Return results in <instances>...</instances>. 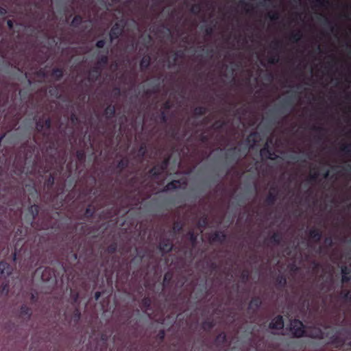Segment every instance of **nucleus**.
I'll list each match as a JSON object with an SVG mask.
<instances>
[{
	"label": "nucleus",
	"instance_id": "473e14b6",
	"mask_svg": "<svg viewBox=\"0 0 351 351\" xmlns=\"http://www.w3.org/2000/svg\"><path fill=\"white\" fill-rule=\"evenodd\" d=\"M152 300L149 296L144 297L141 302V306L145 311L150 310Z\"/></svg>",
	"mask_w": 351,
	"mask_h": 351
},
{
	"label": "nucleus",
	"instance_id": "052dcab7",
	"mask_svg": "<svg viewBox=\"0 0 351 351\" xmlns=\"http://www.w3.org/2000/svg\"><path fill=\"white\" fill-rule=\"evenodd\" d=\"M159 119L162 123H166L168 118L167 112L165 110H160V114H159Z\"/></svg>",
	"mask_w": 351,
	"mask_h": 351
},
{
	"label": "nucleus",
	"instance_id": "774afa93",
	"mask_svg": "<svg viewBox=\"0 0 351 351\" xmlns=\"http://www.w3.org/2000/svg\"><path fill=\"white\" fill-rule=\"evenodd\" d=\"M324 25L328 27L331 31H333L332 23L327 17L324 18Z\"/></svg>",
	"mask_w": 351,
	"mask_h": 351
},
{
	"label": "nucleus",
	"instance_id": "09e8293b",
	"mask_svg": "<svg viewBox=\"0 0 351 351\" xmlns=\"http://www.w3.org/2000/svg\"><path fill=\"white\" fill-rule=\"evenodd\" d=\"M81 317V312L78 308H75L72 315V319L75 324H77Z\"/></svg>",
	"mask_w": 351,
	"mask_h": 351
},
{
	"label": "nucleus",
	"instance_id": "6ab92c4d",
	"mask_svg": "<svg viewBox=\"0 0 351 351\" xmlns=\"http://www.w3.org/2000/svg\"><path fill=\"white\" fill-rule=\"evenodd\" d=\"M342 277H341V282L342 283H347L351 280V276H349L351 274V269L344 265L341 267V269Z\"/></svg>",
	"mask_w": 351,
	"mask_h": 351
},
{
	"label": "nucleus",
	"instance_id": "864d4df0",
	"mask_svg": "<svg viewBox=\"0 0 351 351\" xmlns=\"http://www.w3.org/2000/svg\"><path fill=\"white\" fill-rule=\"evenodd\" d=\"M267 16L271 21H276L280 19V14L277 11L269 12Z\"/></svg>",
	"mask_w": 351,
	"mask_h": 351
},
{
	"label": "nucleus",
	"instance_id": "680f3d73",
	"mask_svg": "<svg viewBox=\"0 0 351 351\" xmlns=\"http://www.w3.org/2000/svg\"><path fill=\"white\" fill-rule=\"evenodd\" d=\"M173 107V104L170 100H167L165 102L163 103L162 106V110H165V112L170 110Z\"/></svg>",
	"mask_w": 351,
	"mask_h": 351
},
{
	"label": "nucleus",
	"instance_id": "f8f14e48",
	"mask_svg": "<svg viewBox=\"0 0 351 351\" xmlns=\"http://www.w3.org/2000/svg\"><path fill=\"white\" fill-rule=\"evenodd\" d=\"M12 266L7 262L1 261L0 262V274L5 278L10 276L12 273Z\"/></svg>",
	"mask_w": 351,
	"mask_h": 351
},
{
	"label": "nucleus",
	"instance_id": "9b49d317",
	"mask_svg": "<svg viewBox=\"0 0 351 351\" xmlns=\"http://www.w3.org/2000/svg\"><path fill=\"white\" fill-rule=\"evenodd\" d=\"M173 249V243L169 239L163 238L159 243V250L163 254L170 252Z\"/></svg>",
	"mask_w": 351,
	"mask_h": 351
},
{
	"label": "nucleus",
	"instance_id": "c85d7f7f",
	"mask_svg": "<svg viewBox=\"0 0 351 351\" xmlns=\"http://www.w3.org/2000/svg\"><path fill=\"white\" fill-rule=\"evenodd\" d=\"M228 124L227 121L224 119H218L211 125V128L215 131H221Z\"/></svg>",
	"mask_w": 351,
	"mask_h": 351
},
{
	"label": "nucleus",
	"instance_id": "393cba45",
	"mask_svg": "<svg viewBox=\"0 0 351 351\" xmlns=\"http://www.w3.org/2000/svg\"><path fill=\"white\" fill-rule=\"evenodd\" d=\"M150 63H151L150 56L149 55L144 56L140 62V69H141V71H146L150 66Z\"/></svg>",
	"mask_w": 351,
	"mask_h": 351
},
{
	"label": "nucleus",
	"instance_id": "c756f323",
	"mask_svg": "<svg viewBox=\"0 0 351 351\" xmlns=\"http://www.w3.org/2000/svg\"><path fill=\"white\" fill-rule=\"evenodd\" d=\"M55 182V175L53 173H50L45 180L44 182V186L48 190L50 191L52 189Z\"/></svg>",
	"mask_w": 351,
	"mask_h": 351
},
{
	"label": "nucleus",
	"instance_id": "1a4fd4ad",
	"mask_svg": "<svg viewBox=\"0 0 351 351\" xmlns=\"http://www.w3.org/2000/svg\"><path fill=\"white\" fill-rule=\"evenodd\" d=\"M260 155L262 159L276 160L278 158L276 154L269 147L267 143L260 150Z\"/></svg>",
	"mask_w": 351,
	"mask_h": 351
},
{
	"label": "nucleus",
	"instance_id": "7ed1b4c3",
	"mask_svg": "<svg viewBox=\"0 0 351 351\" xmlns=\"http://www.w3.org/2000/svg\"><path fill=\"white\" fill-rule=\"evenodd\" d=\"M291 335L295 338H300L307 336V332L305 330V326L302 321L298 319H294L290 321L289 328Z\"/></svg>",
	"mask_w": 351,
	"mask_h": 351
},
{
	"label": "nucleus",
	"instance_id": "69168bd1",
	"mask_svg": "<svg viewBox=\"0 0 351 351\" xmlns=\"http://www.w3.org/2000/svg\"><path fill=\"white\" fill-rule=\"evenodd\" d=\"M341 295L342 298H343L344 300H348L350 302H351V291H350L347 290L345 291H342Z\"/></svg>",
	"mask_w": 351,
	"mask_h": 351
},
{
	"label": "nucleus",
	"instance_id": "bb28decb",
	"mask_svg": "<svg viewBox=\"0 0 351 351\" xmlns=\"http://www.w3.org/2000/svg\"><path fill=\"white\" fill-rule=\"evenodd\" d=\"M64 75V69L62 68H54L52 69L51 76L56 81H60Z\"/></svg>",
	"mask_w": 351,
	"mask_h": 351
},
{
	"label": "nucleus",
	"instance_id": "6e6552de",
	"mask_svg": "<svg viewBox=\"0 0 351 351\" xmlns=\"http://www.w3.org/2000/svg\"><path fill=\"white\" fill-rule=\"evenodd\" d=\"M227 235L224 232L215 231L209 234L208 239L210 243H223L226 239Z\"/></svg>",
	"mask_w": 351,
	"mask_h": 351
},
{
	"label": "nucleus",
	"instance_id": "39448f33",
	"mask_svg": "<svg viewBox=\"0 0 351 351\" xmlns=\"http://www.w3.org/2000/svg\"><path fill=\"white\" fill-rule=\"evenodd\" d=\"M239 152L237 147L228 148L225 153V158L230 163L237 162L240 158Z\"/></svg>",
	"mask_w": 351,
	"mask_h": 351
},
{
	"label": "nucleus",
	"instance_id": "4d7b16f0",
	"mask_svg": "<svg viewBox=\"0 0 351 351\" xmlns=\"http://www.w3.org/2000/svg\"><path fill=\"white\" fill-rule=\"evenodd\" d=\"M54 154H51L49 156L48 158L46 159L47 162L51 164V165H53L54 163L56 162V153H57V148H54Z\"/></svg>",
	"mask_w": 351,
	"mask_h": 351
},
{
	"label": "nucleus",
	"instance_id": "e433bc0d",
	"mask_svg": "<svg viewBox=\"0 0 351 351\" xmlns=\"http://www.w3.org/2000/svg\"><path fill=\"white\" fill-rule=\"evenodd\" d=\"M95 213V208L93 205L92 204H89L88 205V206L86 207V210H85V212H84V217L86 219H91L94 214Z\"/></svg>",
	"mask_w": 351,
	"mask_h": 351
},
{
	"label": "nucleus",
	"instance_id": "f3484780",
	"mask_svg": "<svg viewBox=\"0 0 351 351\" xmlns=\"http://www.w3.org/2000/svg\"><path fill=\"white\" fill-rule=\"evenodd\" d=\"M293 108V101L291 97H287L283 99L280 104L279 109L283 110V111H288Z\"/></svg>",
	"mask_w": 351,
	"mask_h": 351
},
{
	"label": "nucleus",
	"instance_id": "4be33fe9",
	"mask_svg": "<svg viewBox=\"0 0 351 351\" xmlns=\"http://www.w3.org/2000/svg\"><path fill=\"white\" fill-rule=\"evenodd\" d=\"M108 50L107 49L104 54H101L97 59L96 65L101 66V69H104L108 63Z\"/></svg>",
	"mask_w": 351,
	"mask_h": 351
},
{
	"label": "nucleus",
	"instance_id": "37998d69",
	"mask_svg": "<svg viewBox=\"0 0 351 351\" xmlns=\"http://www.w3.org/2000/svg\"><path fill=\"white\" fill-rule=\"evenodd\" d=\"M173 279V274L170 271H167L165 274L163 278V286L167 287L169 286L172 281Z\"/></svg>",
	"mask_w": 351,
	"mask_h": 351
},
{
	"label": "nucleus",
	"instance_id": "c9c22d12",
	"mask_svg": "<svg viewBox=\"0 0 351 351\" xmlns=\"http://www.w3.org/2000/svg\"><path fill=\"white\" fill-rule=\"evenodd\" d=\"M215 323L213 319H206L202 323V328L204 330L209 331L214 328Z\"/></svg>",
	"mask_w": 351,
	"mask_h": 351
},
{
	"label": "nucleus",
	"instance_id": "dca6fc26",
	"mask_svg": "<svg viewBox=\"0 0 351 351\" xmlns=\"http://www.w3.org/2000/svg\"><path fill=\"white\" fill-rule=\"evenodd\" d=\"M181 188V182L179 180H174L169 182H168L166 186L164 187L163 191H174L176 189H178Z\"/></svg>",
	"mask_w": 351,
	"mask_h": 351
},
{
	"label": "nucleus",
	"instance_id": "603ef678",
	"mask_svg": "<svg viewBox=\"0 0 351 351\" xmlns=\"http://www.w3.org/2000/svg\"><path fill=\"white\" fill-rule=\"evenodd\" d=\"M240 277H241V279L243 282H244V283L247 282L250 280V274L249 271L247 269L243 270L241 272Z\"/></svg>",
	"mask_w": 351,
	"mask_h": 351
},
{
	"label": "nucleus",
	"instance_id": "a878e982",
	"mask_svg": "<svg viewBox=\"0 0 351 351\" xmlns=\"http://www.w3.org/2000/svg\"><path fill=\"white\" fill-rule=\"evenodd\" d=\"M346 340L345 339L338 336V335H333L331 337V343L335 347V348H341L345 344Z\"/></svg>",
	"mask_w": 351,
	"mask_h": 351
},
{
	"label": "nucleus",
	"instance_id": "72a5a7b5",
	"mask_svg": "<svg viewBox=\"0 0 351 351\" xmlns=\"http://www.w3.org/2000/svg\"><path fill=\"white\" fill-rule=\"evenodd\" d=\"M282 239V235L279 232H274L269 237V241L271 243L278 245L281 243Z\"/></svg>",
	"mask_w": 351,
	"mask_h": 351
},
{
	"label": "nucleus",
	"instance_id": "5fc2aeb1",
	"mask_svg": "<svg viewBox=\"0 0 351 351\" xmlns=\"http://www.w3.org/2000/svg\"><path fill=\"white\" fill-rule=\"evenodd\" d=\"M117 243L116 242H113L108 246L106 251L110 254H114L117 252Z\"/></svg>",
	"mask_w": 351,
	"mask_h": 351
},
{
	"label": "nucleus",
	"instance_id": "5701e85b",
	"mask_svg": "<svg viewBox=\"0 0 351 351\" xmlns=\"http://www.w3.org/2000/svg\"><path fill=\"white\" fill-rule=\"evenodd\" d=\"M116 113V107L112 104H109L104 110V114L106 119L110 120L112 119Z\"/></svg>",
	"mask_w": 351,
	"mask_h": 351
},
{
	"label": "nucleus",
	"instance_id": "7c9ffc66",
	"mask_svg": "<svg viewBox=\"0 0 351 351\" xmlns=\"http://www.w3.org/2000/svg\"><path fill=\"white\" fill-rule=\"evenodd\" d=\"M275 282L278 288L282 289L285 288L287 285V280L286 277L282 274H279L275 278Z\"/></svg>",
	"mask_w": 351,
	"mask_h": 351
},
{
	"label": "nucleus",
	"instance_id": "a19ab883",
	"mask_svg": "<svg viewBox=\"0 0 351 351\" xmlns=\"http://www.w3.org/2000/svg\"><path fill=\"white\" fill-rule=\"evenodd\" d=\"M10 284L8 280H4L0 287V293L1 295H8L9 293Z\"/></svg>",
	"mask_w": 351,
	"mask_h": 351
},
{
	"label": "nucleus",
	"instance_id": "e2e57ef3",
	"mask_svg": "<svg viewBox=\"0 0 351 351\" xmlns=\"http://www.w3.org/2000/svg\"><path fill=\"white\" fill-rule=\"evenodd\" d=\"M70 121L75 125L79 123V117L75 112H72L70 116Z\"/></svg>",
	"mask_w": 351,
	"mask_h": 351
},
{
	"label": "nucleus",
	"instance_id": "c03bdc74",
	"mask_svg": "<svg viewBox=\"0 0 351 351\" xmlns=\"http://www.w3.org/2000/svg\"><path fill=\"white\" fill-rule=\"evenodd\" d=\"M187 236L189 237V240L192 243V245L195 246L197 244V234H195L193 230H189L187 232Z\"/></svg>",
	"mask_w": 351,
	"mask_h": 351
},
{
	"label": "nucleus",
	"instance_id": "423d86ee",
	"mask_svg": "<svg viewBox=\"0 0 351 351\" xmlns=\"http://www.w3.org/2000/svg\"><path fill=\"white\" fill-rule=\"evenodd\" d=\"M103 69L101 66L98 65H95L93 66L88 75L87 80L90 83H94L97 82L101 77V74Z\"/></svg>",
	"mask_w": 351,
	"mask_h": 351
},
{
	"label": "nucleus",
	"instance_id": "a211bd4d",
	"mask_svg": "<svg viewBox=\"0 0 351 351\" xmlns=\"http://www.w3.org/2000/svg\"><path fill=\"white\" fill-rule=\"evenodd\" d=\"M184 57V52L181 50L173 51V56L171 59L169 60V68L174 66L178 59Z\"/></svg>",
	"mask_w": 351,
	"mask_h": 351
},
{
	"label": "nucleus",
	"instance_id": "f03ea898",
	"mask_svg": "<svg viewBox=\"0 0 351 351\" xmlns=\"http://www.w3.org/2000/svg\"><path fill=\"white\" fill-rule=\"evenodd\" d=\"M39 213V206L37 204H33L28 207L27 213L25 215V219L29 223L32 228L39 230H47L49 226L46 223L42 224L40 227L36 224L35 219Z\"/></svg>",
	"mask_w": 351,
	"mask_h": 351
},
{
	"label": "nucleus",
	"instance_id": "58836bf2",
	"mask_svg": "<svg viewBox=\"0 0 351 351\" xmlns=\"http://www.w3.org/2000/svg\"><path fill=\"white\" fill-rule=\"evenodd\" d=\"M208 112V108L205 106H197L193 110V113L196 117H201L206 114Z\"/></svg>",
	"mask_w": 351,
	"mask_h": 351
},
{
	"label": "nucleus",
	"instance_id": "338daca9",
	"mask_svg": "<svg viewBox=\"0 0 351 351\" xmlns=\"http://www.w3.org/2000/svg\"><path fill=\"white\" fill-rule=\"evenodd\" d=\"M311 130H313V131L317 132L319 133H323V132H326V129L324 127H322V126L313 125L311 128Z\"/></svg>",
	"mask_w": 351,
	"mask_h": 351
},
{
	"label": "nucleus",
	"instance_id": "aec40b11",
	"mask_svg": "<svg viewBox=\"0 0 351 351\" xmlns=\"http://www.w3.org/2000/svg\"><path fill=\"white\" fill-rule=\"evenodd\" d=\"M163 172L162 169L157 164L149 170L148 174L152 178L157 179Z\"/></svg>",
	"mask_w": 351,
	"mask_h": 351
},
{
	"label": "nucleus",
	"instance_id": "ddd939ff",
	"mask_svg": "<svg viewBox=\"0 0 351 351\" xmlns=\"http://www.w3.org/2000/svg\"><path fill=\"white\" fill-rule=\"evenodd\" d=\"M32 315V310L31 307L28 306L25 304H22L19 309V317L29 321Z\"/></svg>",
	"mask_w": 351,
	"mask_h": 351
},
{
	"label": "nucleus",
	"instance_id": "6e6d98bb",
	"mask_svg": "<svg viewBox=\"0 0 351 351\" xmlns=\"http://www.w3.org/2000/svg\"><path fill=\"white\" fill-rule=\"evenodd\" d=\"M169 160L170 157L168 156L167 158H165L160 164H158V166L162 169L163 171L167 169L169 164Z\"/></svg>",
	"mask_w": 351,
	"mask_h": 351
},
{
	"label": "nucleus",
	"instance_id": "0e129e2a",
	"mask_svg": "<svg viewBox=\"0 0 351 351\" xmlns=\"http://www.w3.org/2000/svg\"><path fill=\"white\" fill-rule=\"evenodd\" d=\"M43 122H44L45 129H46L47 130H49L51 128V124H52L51 118L47 117L45 119H43Z\"/></svg>",
	"mask_w": 351,
	"mask_h": 351
},
{
	"label": "nucleus",
	"instance_id": "f257e3e1",
	"mask_svg": "<svg viewBox=\"0 0 351 351\" xmlns=\"http://www.w3.org/2000/svg\"><path fill=\"white\" fill-rule=\"evenodd\" d=\"M34 152V146H28L27 144H23L21 146L18 153L16 155L15 161L13 166H14L19 171V173L23 171L24 165L28 158H31Z\"/></svg>",
	"mask_w": 351,
	"mask_h": 351
},
{
	"label": "nucleus",
	"instance_id": "4468645a",
	"mask_svg": "<svg viewBox=\"0 0 351 351\" xmlns=\"http://www.w3.org/2000/svg\"><path fill=\"white\" fill-rule=\"evenodd\" d=\"M261 304L262 300L259 296L253 297L249 303L248 309L256 312Z\"/></svg>",
	"mask_w": 351,
	"mask_h": 351
},
{
	"label": "nucleus",
	"instance_id": "ea45409f",
	"mask_svg": "<svg viewBox=\"0 0 351 351\" xmlns=\"http://www.w3.org/2000/svg\"><path fill=\"white\" fill-rule=\"evenodd\" d=\"M53 276H55L53 271H51L48 268H45V269L43 271L41 278L43 281H48Z\"/></svg>",
	"mask_w": 351,
	"mask_h": 351
},
{
	"label": "nucleus",
	"instance_id": "f704fd0d",
	"mask_svg": "<svg viewBox=\"0 0 351 351\" xmlns=\"http://www.w3.org/2000/svg\"><path fill=\"white\" fill-rule=\"evenodd\" d=\"M270 47L272 49L271 53H279L282 48V42L278 40H274L271 43Z\"/></svg>",
	"mask_w": 351,
	"mask_h": 351
},
{
	"label": "nucleus",
	"instance_id": "0eeeda50",
	"mask_svg": "<svg viewBox=\"0 0 351 351\" xmlns=\"http://www.w3.org/2000/svg\"><path fill=\"white\" fill-rule=\"evenodd\" d=\"M123 32V26L119 23H115L110 30L109 37L110 42L117 39L122 34Z\"/></svg>",
	"mask_w": 351,
	"mask_h": 351
},
{
	"label": "nucleus",
	"instance_id": "20e7f679",
	"mask_svg": "<svg viewBox=\"0 0 351 351\" xmlns=\"http://www.w3.org/2000/svg\"><path fill=\"white\" fill-rule=\"evenodd\" d=\"M278 189L275 184L270 186L269 193L265 199V204L267 206H272L275 204L278 197Z\"/></svg>",
	"mask_w": 351,
	"mask_h": 351
},
{
	"label": "nucleus",
	"instance_id": "2f4dec72",
	"mask_svg": "<svg viewBox=\"0 0 351 351\" xmlns=\"http://www.w3.org/2000/svg\"><path fill=\"white\" fill-rule=\"evenodd\" d=\"M215 343L217 346H221L227 343V335L224 332H220L215 338Z\"/></svg>",
	"mask_w": 351,
	"mask_h": 351
},
{
	"label": "nucleus",
	"instance_id": "cd10ccee",
	"mask_svg": "<svg viewBox=\"0 0 351 351\" xmlns=\"http://www.w3.org/2000/svg\"><path fill=\"white\" fill-rule=\"evenodd\" d=\"M302 37V33L300 30L292 31L289 35V39L293 43H297Z\"/></svg>",
	"mask_w": 351,
	"mask_h": 351
},
{
	"label": "nucleus",
	"instance_id": "b1692460",
	"mask_svg": "<svg viewBox=\"0 0 351 351\" xmlns=\"http://www.w3.org/2000/svg\"><path fill=\"white\" fill-rule=\"evenodd\" d=\"M306 337H309L313 339H322L324 337V332L320 328H314L309 333H307Z\"/></svg>",
	"mask_w": 351,
	"mask_h": 351
},
{
	"label": "nucleus",
	"instance_id": "412c9836",
	"mask_svg": "<svg viewBox=\"0 0 351 351\" xmlns=\"http://www.w3.org/2000/svg\"><path fill=\"white\" fill-rule=\"evenodd\" d=\"M129 163L130 160L127 157H124L121 159L116 166L117 173L121 174L122 171L128 167Z\"/></svg>",
	"mask_w": 351,
	"mask_h": 351
},
{
	"label": "nucleus",
	"instance_id": "8fccbe9b",
	"mask_svg": "<svg viewBox=\"0 0 351 351\" xmlns=\"http://www.w3.org/2000/svg\"><path fill=\"white\" fill-rule=\"evenodd\" d=\"M76 157L79 162H82L85 160L86 154L84 149H78L76 152Z\"/></svg>",
	"mask_w": 351,
	"mask_h": 351
},
{
	"label": "nucleus",
	"instance_id": "2eb2a0df",
	"mask_svg": "<svg viewBox=\"0 0 351 351\" xmlns=\"http://www.w3.org/2000/svg\"><path fill=\"white\" fill-rule=\"evenodd\" d=\"M308 236L315 243H319L322 237V232L319 229L316 228H313L309 230Z\"/></svg>",
	"mask_w": 351,
	"mask_h": 351
},
{
	"label": "nucleus",
	"instance_id": "de8ad7c7",
	"mask_svg": "<svg viewBox=\"0 0 351 351\" xmlns=\"http://www.w3.org/2000/svg\"><path fill=\"white\" fill-rule=\"evenodd\" d=\"M340 151L343 152L346 156H350L351 154V143L343 144L340 147Z\"/></svg>",
	"mask_w": 351,
	"mask_h": 351
},
{
	"label": "nucleus",
	"instance_id": "79ce46f5",
	"mask_svg": "<svg viewBox=\"0 0 351 351\" xmlns=\"http://www.w3.org/2000/svg\"><path fill=\"white\" fill-rule=\"evenodd\" d=\"M83 22V18L81 15H75L71 22L70 25L73 27H78Z\"/></svg>",
	"mask_w": 351,
	"mask_h": 351
},
{
	"label": "nucleus",
	"instance_id": "9d476101",
	"mask_svg": "<svg viewBox=\"0 0 351 351\" xmlns=\"http://www.w3.org/2000/svg\"><path fill=\"white\" fill-rule=\"evenodd\" d=\"M285 326L283 317L278 315L274 317L269 324V328L274 330H282Z\"/></svg>",
	"mask_w": 351,
	"mask_h": 351
},
{
	"label": "nucleus",
	"instance_id": "4c0bfd02",
	"mask_svg": "<svg viewBox=\"0 0 351 351\" xmlns=\"http://www.w3.org/2000/svg\"><path fill=\"white\" fill-rule=\"evenodd\" d=\"M27 234V230L24 229L22 226H19L15 232L14 238L16 239L20 240L25 237Z\"/></svg>",
	"mask_w": 351,
	"mask_h": 351
},
{
	"label": "nucleus",
	"instance_id": "bf43d9fd",
	"mask_svg": "<svg viewBox=\"0 0 351 351\" xmlns=\"http://www.w3.org/2000/svg\"><path fill=\"white\" fill-rule=\"evenodd\" d=\"M257 133L256 132H251L247 138V141L249 142V143H252L253 144H254L256 141H257Z\"/></svg>",
	"mask_w": 351,
	"mask_h": 351
},
{
	"label": "nucleus",
	"instance_id": "49530a36",
	"mask_svg": "<svg viewBox=\"0 0 351 351\" xmlns=\"http://www.w3.org/2000/svg\"><path fill=\"white\" fill-rule=\"evenodd\" d=\"M280 56L278 53H271L268 58V62L271 64H276L279 62Z\"/></svg>",
	"mask_w": 351,
	"mask_h": 351
},
{
	"label": "nucleus",
	"instance_id": "13d9d810",
	"mask_svg": "<svg viewBox=\"0 0 351 351\" xmlns=\"http://www.w3.org/2000/svg\"><path fill=\"white\" fill-rule=\"evenodd\" d=\"M202 10L201 5L199 3H195L192 5L191 12L195 14H198Z\"/></svg>",
	"mask_w": 351,
	"mask_h": 351
},
{
	"label": "nucleus",
	"instance_id": "a18cd8bd",
	"mask_svg": "<svg viewBox=\"0 0 351 351\" xmlns=\"http://www.w3.org/2000/svg\"><path fill=\"white\" fill-rule=\"evenodd\" d=\"M184 227V224L180 221H176L173 223V231L176 234H179L182 231Z\"/></svg>",
	"mask_w": 351,
	"mask_h": 351
},
{
	"label": "nucleus",
	"instance_id": "3c124183",
	"mask_svg": "<svg viewBox=\"0 0 351 351\" xmlns=\"http://www.w3.org/2000/svg\"><path fill=\"white\" fill-rule=\"evenodd\" d=\"M36 129L38 132H42L45 129L43 117L38 119V120L36 121Z\"/></svg>",
	"mask_w": 351,
	"mask_h": 351
}]
</instances>
